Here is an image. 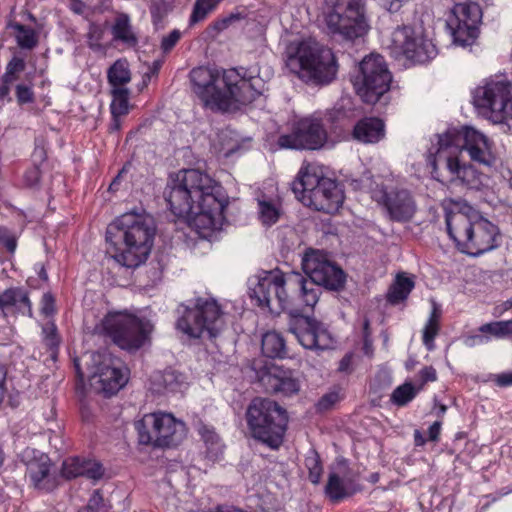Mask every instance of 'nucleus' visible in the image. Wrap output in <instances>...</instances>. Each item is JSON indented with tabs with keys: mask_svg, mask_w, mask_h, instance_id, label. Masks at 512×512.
<instances>
[{
	"mask_svg": "<svg viewBox=\"0 0 512 512\" xmlns=\"http://www.w3.org/2000/svg\"><path fill=\"white\" fill-rule=\"evenodd\" d=\"M42 303H43V306H42L43 313H45L46 315L51 314L53 312V303H54L53 297L50 294H44L43 298H42Z\"/></svg>",
	"mask_w": 512,
	"mask_h": 512,
	"instance_id": "6e6d98bb",
	"label": "nucleus"
},
{
	"mask_svg": "<svg viewBox=\"0 0 512 512\" xmlns=\"http://www.w3.org/2000/svg\"><path fill=\"white\" fill-rule=\"evenodd\" d=\"M135 427L142 444L177 446L186 436L185 424L168 413L146 414L135 423Z\"/></svg>",
	"mask_w": 512,
	"mask_h": 512,
	"instance_id": "ddd939ff",
	"label": "nucleus"
},
{
	"mask_svg": "<svg viewBox=\"0 0 512 512\" xmlns=\"http://www.w3.org/2000/svg\"><path fill=\"white\" fill-rule=\"evenodd\" d=\"M90 386L105 396L116 394L128 381V369L120 359L103 351L89 355Z\"/></svg>",
	"mask_w": 512,
	"mask_h": 512,
	"instance_id": "2eb2a0df",
	"label": "nucleus"
},
{
	"mask_svg": "<svg viewBox=\"0 0 512 512\" xmlns=\"http://www.w3.org/2000/svg\"><path fill=\"white\" fill-rule=\"evenodd\" d=\"M473 103L486 119L509 125L512 122V83L498 77L485 81L474 90Z\"/></svg>",
	"mask_w": 512,
	"mask_h": 512,
	"instance_id": "9b49d317",
	"label": "nucleus"
},
{
	"mask_svg": "<svg viewBox=\"0 0 512 512\" xmlns=\"http://www.w3.org/2000/svg\"><path fill=\"white\" fill-rule=\"evenodd\" d=\"M326 141L327 132L320 119L306 117L297 121L290 133L279 136L277 143L279 147L286 149L316 150Z\"/></svg>",
	"mask_w": 512,
	"mask_h": 512,
	"instance_id": "6ab92c4d",
	"label": "nucleus"
},
{
	"mask_svg": "<svg viewBox=\"0 0 512 512\" xmlns=\"http://www.w3.org/2000/svg\"><path fill=\"white\" fill-rule=\"evenodd\" d=\"M323 14L328 30L344 39L353 40L368 31L364 0H326Z\"/></svg>",
	"mask_w": 512,
	"mask_h": 512,
	"instance_id": "9d476101",
	"label": "nucleus"
},
{
	"mask_svg": "<svg viewBox=\"0 0 512 512\" xmlns=\"http://www.w3.org/2000/svg\"><path fill=\"white\" fill-rule=\"evenodd\" d=\"M364 345L363 349L365 354L369 355L372 352V342L370 340V337H363Z\"/></svg>",
	"mask_w": 512,
	"mask_h": 512,
	"instance_id": "774afa93",
	"label": "nucleus"
},
{
	"mask_svg": "<svg viewBox=\"0 0 512 512\" xmlns=\"http://www.w3.org/2000/svg\"><path fill=\"white\" fill-rule=\"evenodd\" d=\"M420 376L423 382L435 381L437 378L436 370L433 367H424L420 371Z\"/></svg>",
	"mask_w": 512,
	"mask_h": 512,
	"instance_id": "5fc2aeb1",
	"label": "nucleus"
},
{
	"mask_svg": "<svg viewBox=\"0 0 512 512\" xmlns=\"http://www.w3.org/2000/svg\"><path fill=\"white\" fill-rule=\"evenodd\" d=\"M26 67L25 61L23 58L14 56L7 64L6 70L9 74H20L24 71Z\"/></svg>",
	"mask_w": 512,
	"mask_h": 512,
	"instance_id": "09e8293b",
	"label": "nucleus"
},
{
	"mask_svg": "<svg viewBox=\"0 0 512 512\" xmlns=\"http://www.w3.org/2000/svg\"><path fill=\"white\" fill-rule=\"evenodd\" d=\"M104 30L96 23L89 24L87 32V44L93 51H101L103 46L101 41L103 39Z\"/></svg>",
	"mask_w": 512,
	"mask_h": 512,
	"instance_id": "79ce46f5",
	"label": "nucleus"
},
{
	"mask_svg": "<svg viewBox=\"0 0 512 512\" xmlns=\"http://www.w3.org/2000/svg\"><path fill=\"white\" fill-rule=\"evenodd\" d=\"M11 89V83H5L4 80L1 78L0 82V100L7 99L8 101H11V97L9 96Z\"/></svg>",
	"mask_w": 512,
	"mask_h": 512,
	"instance_id": "bf43d9fd",
	"label": "nucleus"
},
{
	"mask_svg": "<svg viewBox=\"0 0 512 512\" xmlns=\"http://www.w3.org/2000/svg\"><path fill=\"white\" fill-rule=\"evenodd\" d=\"M113 99L111 113L113 117L125 115L128 112L129 90L125 87H117L111 91Z\"/></svg>",
	"mask_w": 512,
	"mask_h": 512,
	"instance_id": "c9c22d12",
	"label": "nucleus"
},
{
	"mask_svg": "<svg viewBox=\"0 0 512 512\" xmlns=\"http://www.w3.org/2000/svg\"><path fill=\"white\" fill-rule=\"evenodd\" d=\"M113 38L116 41H120L127 47H134L138 43V38L133 31L130 18L127 14H119L112 26Z\"/></svg>",
	"mask_w": 512,
	"mask_h": 512,
	"instance_id": "cd10ccee",
	"label": "nucleus"
},
{
	"mask_svg": "<svg viewBox=\"0 0 512 512\" xmlns=\"http://www.w3.org/2000/svg\"><path fill=\"white\" fill-rule=\"evenodd\" d=\"M441 421H435L430 427H429V440L431 441H438L440 431H441Z\"/></svg>",
	"mask_w": 512,
	"mask_h": 512,
	"instance_id": "4d7b16f0",
	"label": "nucleus"
},
{
	"mask_svg": "<svg viewBox=\"0 0 512 512\" xmlns=\"http://www.w3.org/2000/svg\"><path fill=\"white\" fill-rule=\"evenodd\" d=\"M83 476L92 479L99 480L104 475L103 466L94 460H83Z\"/></svg>",
	"mask_w": 512,
	"mask_h": 512,
	"instance_id": "c03bdc74",
	"label": "nucleus"
},
{
	"mask_svg": "<svg viewBox=\"0 0 512 512\" xmlns=\"http://www.w3.org/2000/svg\"><path fill=\"white\" fill-rule=\"evenodd\" d=\"M291 189L304 205L326 213L338 211L344 201L343 191L338 184L320 175L311 164L300 168Z\"/></svg>",
	"mask_w": 512,
	"mask_h": 512,
	"instance_id": "0eeeda50",
	"label": "nucleus"
},
{
	"mask_svg": "<svg viewBox=\"0 0 512 512\" xmlns=\"http://www.w3.org/2000/svg\"><path fill=\"white\" fill-rule=\"evenodd\" d=\"M262 352L269 358H284L287 354L286 341L277 331H269L262 337Z\"/></svg>",
	"mask_w": 512,
	"mask_h": 512,
	"instance_id": "c85d7f7f",
	"label": "nucleus"
},
{
	"mask_svg": "<svg viewBox=\"0 0 512 512\" xmlns=\"http://www.w3.org/2000/svg\"><path fill=\"white\" fill-rule=\"evenodd\" d=\"M7 371L4 365L0 364V388H6Z\"/></svg>",
	"mask_w": 512,
	"mask_h": 512,
	"instance_id": "338daca9",
	"label": "nucleus"
},
{
	"mask_svg": "<svg viewBox=\"0 0 512 512\" xmlns=\"http://www.w3.org/2000/svg\"><path fill=\"white\" fill-rule=\"evenodd\" d=\"M482 10L475 2L457 3L447 20L454 43L460 46L471 45L479 34Z\"/></svg>",
	"mask_w": 512,
	"mask_h": 512,
	"instance_id": "a211bd4d",
	"label": "nucleus"
},
{
	"mask_svg": "<svg viewBox=\"0 0 512 512\" xmlns=\"http://www.w3.org/2000/svg\"><path fill=\"white\" fill-rule=\"evenodd\" d=\"M199 433L204 441L208 452L212 457H217L222 452L223 444L219 435L215 432L214 428L202 425L199 428Z\"/></svg>",
	"mask_w": 512,
	"mask_h": 512,
	"instance_id": "72a5a7b5",
	"label": "nucleus"
},
{
	"mask_svg": "<svg viewBox=\"0 0 512 512\" xmlns=\"http://www.w3.org/2000/svg\"><path fill=\"white\" fill-rule=\"evenodd\" d=\"M240 19L239 14H231L213 23V28L217 31L225 30L230 24Z\"/></svg>",
	"mask_w": 512,
	"mask_h": 512,
	"instance_id": "3c124183",
	"label": "nucleus"
},
{
	"mask_svg": "<svg viewBox=\"0 0 512 512\" xmlns=\"http://www.w3.org/2000/svg\"><path fill=\"white\" fill-rule=\"evenodd\" d=\"M251 297L259 306L272 313L289 311L292 319L289 331L306 349L324 350L332 346L333 340L326 328L315 319L300 315L305 308L315 306L312 283H303L298 272L282 273L279 270L263 271L249 280Z\"/></svg>",
	"mask_w": 512,
	"mask_h": 512,
	"instance_id": "f257e3e1",
	"label": "nucleus"
},
{
	"mask_svg": "<svg viewBox=\"0 0 512 512\" xmlns=\"http://www.w3.org/2000/svg\"><path fill=\"white\" fill-rule=\"evenodd\" d=\"M103 505V497L98 490L94 491L91 495L86 509L88 512H97Z\"/></svg>",
	"mask_w": 512,
	"mask_h": 512,
	"instance_id": "8fccbe9b",
	"label": "nucleus"
},
{
	"mask_svg": "<svg viewBox=\"0 0 512 512\" xmlns=\"http://www.w3.org/2000/svg\"><path fill=\"white\" fill-rule=\"evenodd\" d=\"M305 466L309 470V479L313 484H318L321 479L323 468L321 465L320 457L312 451L305 459Z\"/></svg>",
	"mask_w": 512,
	"mask_h": 512,
	"instance_id": "a19ab883",
	"label": "nucleus"
},
{
	"mask_svg": "<svg viewBox=\"0 0 512 512\" xmlns=\"http://www.w3.org/2000/svg\"><path fill=\"white\" fill-rule=\"evenodd\" d=\"M246 420L252 436L272 449L283 442L288 416L284 408L269 398H254L246 410Z\"/></svg>",
	"mask_w": 512,
	"mask_h": 512,
	"instance_id": "6e6552de",
	"label": "nucleus"
},
{
	"mask_svg": "<svg viewBox=\"0 0 512 512\" xmlns=\"http://www.w3.org/2000/svg\"><path fill=\"white\" fill-rule=\"evenodd\" d=\"M302 268L309 277L303 276V283H312L315 292V305L321 294V286L329 290H339L344 286L345 274L343 270L333 263L322 251L310 250L302 259Z\"/></svg>",
	"mask_w": 512,
	"mask_h": 512,
	"instance_id": "f3484780",
	"label": "nucleus"
},
{
	"mask_svg": "<svg viewBox=\"0 0 512 512\" xmlns=\"http://www.w3.org/2000/svg\"><path fill=\"white\" fill-rule=\"evenodd\" d=\"M432 306V311L423 329V343L428 350L434 349V339L440 329L441 309L434 301Z\"/></svg>",
	"mask_w": 512,
	"mask_h": 512,
	"instance_id": "2f4dec72",
	"label": "nucleus"
},
{
	"mask_svg": "<svg viewBox=\"0 0 512 512\" xmlns=\"http://www.w3.org/2000/svg\"><path fill=\"white\" fill-rule=\"evenodd\" d=\"M441 162L445 163L453 181H459L469 188H476L480 184L477 170L471 164L462 163L457 154L447 151L441 161L434 160V163Z\"/></svg>",
	"mask_w": 512,
	"mask_h": 512,
	"instance_id": "5701e85b",
	"label": "nucleus"
},
{
	"mask_svg": "<svg viewBox=\"0 0 512 512\" xmlns=\"http://www.w3.org/2000/svg\"><path fill=\"white\" fill-rule=\"evenodd\" d=\"M40 178V172L37 168H34L27 172L26 174V180L28 185L34 186L39 182Z\"/></svg>",
	"mask_w": 512,
	"mask_h": 512,
	"instance_id": "13d9d810",
	"label": "nucleus"
},
{
	"mask_svg": "<svg viewBox=\"0 0 512 512\" xmlns=\"http://www.w3.org/2000/svg\"><path fill=\"white\" fill-rule=\"evenodd\" d=\"M176 326L192 338H199L204 333L209 337H215L223 329L224 319L214 299L198 298L194 308L183 307L182 316Z\"/></svg>",
	"mask_w": 512,
	"mask_h": 512,
	"instance_id": "f8f14e48",
	"label": "nucleus"
},
{
	"mask_svg": "<svg viewBox=\"0 0 512 512\" xmlns=\"http://www.w3.org/2000/svg\"><path fill=\"white\" fill-rule=\"evenodd\" d=\"M156 227L150 215L128 212L109 225L106 240L112 248L108 253L120 265L136 268L148 258Z\"/></svg>",
	"mask_w": 512,
	"mask_h": 512,
	"instance_id": "20e7f679",
	"label": "nucleus"
},
{
	"mask_svg": "<svg viewBox=\"0 0 512 512\" xmlns=\"http://www.w3.org/2000/svg\"><path fill=\"white\" fill-rule=\"evenodd\" d=\"M44 332L45 333H49V335H51V339H50V344L51 345H54L56 344V341H55V332H56V327L54 324H48L45 328H44Z\"/></svg>",
	"mask_w": 512,
	"mask_h": 512,
	"instance_id": "e2e57ef3",
	"label": "nucleus"
},
{
	"mask_svg": "<svg viewBox=\"0 0 512 512\" xmlns=\"http://www.w3.org/2000/svg\"><path fill=\"white\" fill-rule=\"evenodd\" d=\"M418 390L411 383H404L391 394V402L397 406H404L412 401L417 395Z\"/></svg>",
	"mask_w": 512,
	"mask_h": 512,
	"instance_id": "ea45409f",
	"label": "nucleus"
},
{
	"mask_svg": "<svg viewBox=\"0 0 512 512\" xmlns=\"http://www.w3.org/2000/svg\"><path fill=\"white\" fill-rule=\"evenodd\" d=\"M70 9L75 14L81 15L84 13L85 4L81 0L73 1L70 5Z\"/></svg>",
	"mask_w": 512,
	"mask_h": 512,
	"instance_id": "680f3d73",
	"label": "nucleus"
},
{
	"mask_svg": "<svg viewBox=\"0 0 512 512\" xmlns=\"http://www.w3.org/2000/svg\"><path fill=\"white\" fill-rule=\"evenodd\" d=\"M351 362H352V355H350V354L345 355L339 362L338 370L340 372H349Z\"/></svg>",
	"mask_w": 512,
	"mask_h": 512,
	"instance_id": "052dcab7",
	"label": "nucleus"
},
{
	"mask_svg": "<svg viewBox=\"0 0 512 512\" xmlns=\"http://www.w3.org/2000/svg\"><path fill=\"white\" fill-rule=\"evenodd\" d=\"M391 41L396 52L402 53L415 63H425L437 55L432 41L420 33L417 34L411 27L395 29Z\"/></svg>",
	"mask_w": 512,
	"mask_h": 512,
	"instance_id": "aec40b11",
	"label": "nucleus"
},
{
	"mask_svg": "<svg viewBox=\"0 0 512 512\" xmlns=\"http://www.w3.org/2000/svg\"><path fill=\"white\" fill-rule=\"evenodd\" d=\"M372 198L384 203L390 218L394 221H408L416 211V204L407 190L387 192L379 189L373 191Z\"/></svg>",
	"mask_w": 512,
	"mask_h": 512,
	"instance_id": "412c9836",
	"label": "nucleus"
},
{
	"mask_svg": "<svg viewBox=\"0 0 512 512\" xmlns=\"http://www.w3.org/2000/svg\"><path fill=\"white\" fill-rule=\"evenodd\" d=\"M15 90L18 104L23 105L34 101V92L31 86L18 84L16 85Z\"/></svg>",
	"mask_w": 512,
	"mask_h": 512,
	"instance_id": "49530a36",
	"label": "nucleus"
},
{
	"mask_svg": "<svg viewBox=\"0 0 512 512\" xmlns=\"http://www.w3.org/2000/svg\"><path fill=\"white\" fill-rule=\"evenodd\" d=\"M495 383L500 387L512 385V372H503L494 376Z\"/></svg>",
	"mask_w": 512,
	"mask_h": 512,
	"instance_id": "603ef678",
	"label": "nucleus"
},
{
	"mask_svg": "<svg viewBox=\"0 0 512 512\" xmlns=\"http://www.w3.org/2000/svg\"><path fill=\"white\" fill-rule=\"evenodd\" d=\"M257 204L258 218L264 226L270 227L274 225L283 214V210L278 199L263 195L257 199Z\"/></svg>",
	"mask_w": 512,
	"mask_h": 512,
	"instance_id": "bb28decb",
	"label": "nucleus"
},
{
	"mask_svg": "<svg viewBox=\"0 0 512 512\" xmlns=\"http://www.w3.org/2000/svg\"><path fill=\"white\" fill-rule=\"evenodd\" d=\"M446 213L449 237L462 253L477 257L500 245L498 227L467 204Z\"/></svg>",
	"mask_w": 512,
	"mask_h": 512,
	"instance_id": "39448f33",
	"label": "nucleus"
},
{
	"mask_svg": "<svg viewBox=\"0 0 512 512\" xmlns=\"http://www.w3.org/2000/svg\"><path fill=\"white\" fill-rule=\"evenodd\" d=\"M392 80L384 58L371 54L360 63L359 74L353 81L360 98L368 104H375L389 90Z\"/></svg>",
	"mask_w": 512,
	"mask_h": 512,
	"instance_id": "dca6fc26",
	"label": "nucleus"
},
{
	"mask_svg": "<svg viewBox=\"0 0 512 512\" xmlns=\"http://www.w3.org/2000/svg\"><path fill=\"white\" fill-rule=\"evenodd\" d=\"M50 471L49 459L46 456H41L39 460L32 461L28 464V473L35 486H39L41 481L44 480Z\"/></svg>",
	"mask_w": 512,
	"mask_h": 512,
	"instance_id": "4c0bfd02",
	"label": "nucleus"
},
{
	"mask_svg": "<svg viewBox=\"0 0 512 512\" xmlns=\"http://www.w3.org/2000/svg\"><path fill=\"white\" fill-rule=\"evenodd\" d=\"M221 1L222 0H196L190 16V24L193 25L203 21Z\"/></svg>",
	"mask_w": 512,
	"mask_h": 512,
	"instance_id": "58836bf2",
	"label": "nucleus"
},
{
	"mask_svg": "<svg viewBox=\"0 0 512 512\" xmlns=\"http://www.w3.org/2000/svg\"><path fill=\"white\" fill-rule=\"evenodd\" d=\"M413 287L414 282L411 278L404 274H398L387 293L388 302L394 305L402 302L408 297Z\"/></svg>",
	"mask_w": 512,
	"mask_h": 512,
	"instance_id": "7c9ffc66",
	"label": "nucleus"
},
{
	"mask_svg": "<svg viewBox=\"0 0 512 512\" xmlns=\"http://www.w3.org/2000/svg\"><path fill=\"white\" fill-rule=\"evenodd\" d=\"M83 460L79 458H70L63 462L62 474L64 477L70 479L78 476H83Z\"/></svg>",
	"mask_w": 512,
	"mask_h": 512,
	"instance_id": "37998d69",
	"label": "nucleus"
},
{
	"mask_svg": "<svg viewBox=\"0 0 512 512\" xmlns=\"http://www.w3.org/2000/svg\"><path fill=\"white\" fill-rule=\"evenodd\" d=\"M183 383V377L174 370H166L153 376V390L157 393L176 392Z\"/></svg>",
	"mask_w": 512,
	"mask_h": 512,
	"instance_id": "c756f323",
	"label": "nucleus"
},
{
	"mask_svg": "<svg viewBox=\"0 0 512 512\" xmlns=\"http://www.w3.org/2000/svg\"><path fill=\"white\" fill-rule=\"evenodd\" d=\"M131 80L128 62L124 59L117 60L108 70V81L112 89L124 87Z\"/></svg>",
	"mask_w": 512,
	"mask_h": 512,
	"instance_id": "473e14b6",
	"label": "nucleus"
},
{
	"mask_svg": "<svg viewBox=\"0 0 512 512\" xmlns=\"http://www.w3.org/2000/svg\"><path fill=\"white\" fill-rule=\"evenodd\" d=\"M358 490L356 476L350 471L331 472L325 486L327 497L334 503L352 496Z\"/></svg>",
	"mask_w": 512,
	"mask_h": 512,
	"instance_id": "b1692460",
	"label": "nucleus"
},
{
	"mask_svg": "<svg viewBox=\"0 0 512 512\" xmlns=\"http://www.w3.org/2000/svg\"><path fill=\"white\" fill-rule=\"evenodd\" d=\"M103 330L121 349L136 351L148 339L152 325L136 316L116 312L108 314L102 321Z\"/></svg>",
	"mask_w": 512,
	"mask_h": 512,
	"instance_id": "4468645a",
	"label": "nucleus"
},
{
	"mask_svg": "<svg viewBox=\"0 0 512 512\" xmlns=\"http://www.w3.org/2000/svg\"><path fill=\"white\" fill-rule=\"evenodd\" d=\"M181 38V32L179 30H173L167 36L163 37L161 42L162 50L167 53L169 52Z\"/></svg>",
	"mask_w": 512,
	"mask_h": 512,
	"instance_id": "de8ad7c7",
	"label": "nucleus"
},
{
	"mask_svg": "<svg viewBox=\"0 0 512 512\" xmlns=\"http://www.w3.org/2000/svg\"><path fill=\"white\" fill-rule=\"evenodd\" d=\"M165 198L171 212L204 237L221 227L228 203L221 185L198 169L182 170L171 178Z\"/></svg>",
	"mask_w": 512,
	"mask_h": 512,
	"instance_id": "f03ea898",
	"label": "nucleus"
},
{
	"mask_svg": "<svg viewBox=\"0 0 512 512\" xmlns=\"http://www.w3.org/2000/svg\"><path fill=\"white\" fill-rule=\"evenodd\" d=\"M266 390L273 393H282L285 396L296 394L299 391V381L290 370L279 366H271L260 377Z\"/></svg>",
	"mask_w": 512,
	"mask_h": 512,
	"instance_id": "4be33fe9",
	"label": "nucleus"
},
{
	"mask_svg": "<svg viewBox=\"0 0 512 512\" xmlns=\"http://www.w3.org/2000/svg\"><path fill=\"white\" fill-rule=\"evenodd\" d=\"M414 443L416 446H423L426 443V439L419 430L414 431Z\"/></svg>",
	"mask_w": 512,
	"mask_h": 512,
	"instance_id": "0e129e2a",
	"label": "nucleus"
},
{
	"mask_svg": "<svg viewBox=\"0 0 512 512\" xmlns=\"http://www.w3.org/2000/svg\"><path fill=\"white\" fill-rule=\"evenodd\" d=\"M385 125L375 117L361 119L353 129V138L361 143L374 144L384 138Z\"/></svg>",
	"mask_w": 512,
	"mask_h": 512,
	"instance_id": "a878e982",
	"label": "nucleus"
},
{
	"mask_svg": "<svg viewBox=\"0 0 512 512\" xmlns=\"http://www.w3.org/2000/svg\"><path fill=\"white\" fill-rule=\"evenodd\" d=\"M192 91L206 108L235 111L259 97L265 83L241 69L217 70L200 66L190 72Z\"/></svg>",
	"mask_w": 512,
	"mask_h": 512,
	"instance_id": "7ed1b4c3",
	"label": "nucleus"
},
{
	"mask_svg": "<svg viewBox=\"0 0 512 512\" xmlns=\"http://www.w3.org/2000/svg\"><path fill=\"white\" fill-rule=\"evenodd\" d=\"M490 340L488 336L484 335H470L464 339V344L468 347H474L479 344L486 343Z\"/></svg>",
	"mask_w": 512,
	"mask_h": 512,
	"instance_id": "864d4df0",
	"label": "nucleus"
},
{
	"mask_svg": "<svg viewBox=\"0 0 512 512\" xmlns=\"http://www.w3.org/2000/svg\"><path fill=\"white\" fill-rule=\"evenodd\" d=\"M2 79L5 83H11V85L19 79V74H9L8 71L5 70V73L2 76Z\"/></svg>",
	"mask_w": 512,
	"mask_h": 512,
	"instance_id": "69168bd1",
	"label": "nucleus"
},
{
	"mask_svg": "<svg viewBox=\"0 0 512 512\" xmlns=\"http://www.w3.org/2000/svg\"><path fill=\"white\" fill-rule=\"evenodd\" d=\"M12 28L15 31V38L20 48L33 49L37 45V36L32 28L19 23L12 25Z\"/></svg>",
	"mask_w": 512,
	"mask_h": 512,
	"instance_id": "f704fd0d",
	"label": "nucleus"
},
{
	"mask_svg": "<svg viewBox=\"0 0 512 512\" xmlns=\"http://www.w3.org/2000/svg\"><path fill=\"white\" fill-rule=\"evenodd\" d=\"M478 330L483 334H490L496 338H505L512 335V319L485 323Z\"/></svg>",
	"mask_w": 512,
	"mask_h": 512,
	"instance_id": "e433bc0d",
	"label": "nucleus"
},
{
	"mask_svg": "<svg viewBox=\"0 0 512 512\" xmlns=\"http://www.w3.org/2000/svg\"><path fill=\"white\" fill-rule=\"evenodd\" d=\"M339 389H333L324 394L317 403L318 411H327L340 401Z\"/></svg>",
	"mask_w": 512,
	"mask_h": 512,
	"instance_id": "a18cd8bd",
	"label": "nucleus"
},
{
	"mask_svg": "<svg viewBox=\"0 0 512 512\" xmlns=\"http://www.w3.org/2000/svg\"><path fill=\"white\" fill-rule=\"evenodd\" d=\"M457 154L466 151L470 160L485 167L496 163L493 142L481 131L470 127L449 128L438 135L436 161H441L445 152Z\"/></svg>",
	"mask_w": 512,
	"mask_h": 512,
	"instance_id": "1a4fd4ad",
	"label": "nucleus"
},
{
	"mask_svg": "<svg viewBox=\"0 0 512 512\" xmlns=\"http://www.w3.org/2000/svg\"><path fill=\"white\" fill-rule=\"evenodd\" d=\"M0 309L5 315H32L28 294L21 288H9L0 294Z\"/></svg>",
	"mask_w": 512,
	"mask_h": 512,
	"instance_id": "393cba45",
	"label": "nucleus"
},
{
	"mask_svg": "<svg viewBox=\"0 0 512 512\" xmlns=\"http://www.w3.org/2000/svg\"><path fill=\"white\" fill-rule=\"evenodd\" d=\"M286 66L299 79L313 85L331 83L338 71L332 50L312 38L294 41L287 46Z\"/></svg>",
	"mask_w": 512,
	"mask_h": 512,
	"instance_id": "423d86ee",
	"label": "nucleus"
}]
</instances>
